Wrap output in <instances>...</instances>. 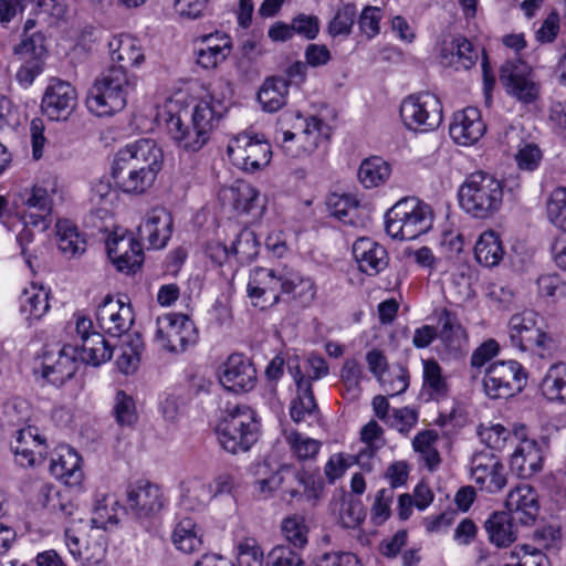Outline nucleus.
<instances>
[{
    "label": "nucleus",
    "mask_w": 566,
    "mask_h": 566,
    "mask_svg": "<svg viewBox=\"0 0 566 566\" xmlns=\"http://www.w3.org/2000/svg\"><path fill=\"white\" fill-rule=\"evenodd\" d=\"M434 214L431 207L415 198L397 201L385 216V229L395 240H416L429 232Z\"/></svg>",
    "instance_id": "obj_6"
},
{
    "label": "nucleus",
    "mask_w": 566,
    "mask_h": 566,
    "mask_svg": "<svg viewBox=\"0 0 566 566\" xmlns=\"http://www.w3.org/2000/svg\"><path fill=\"white\" fill-rule=\"evenodd\" d=\"M485 530L490 542L497 547L509 546L516 539L513 524L505 513H493L485 522Z\"/></svg>",
    "instance_id": "obj_43"
},
{
    "label": "nucleus",
    "mask_w": 566,
    "mask_h": 566,
    "mask_svg": "<svg viewBox=\"0 0 566 566\" xmlns=\"http://www.w3.org/2000/svg\"><path fill=\"white\" fill-rule=\"evenodd\" d=\"M51 473L69 486H77L83 480L82 458L70 447H62L57 459H52Z\"/></svg>",
    "instance_id": "obj_33"
},
{
    "label": "nucleus",
    "mask_w": 566,
    "mask_h": 566,
    "mask_svg": "<svg viewBox=\"0 0 566 566\" xmlns=\"http://www.w3.org/2000/svg\"><path fill=\"white\" fill-rule=\"evenodd\" d=\"M56 244L66 259H75L86 251V240L76 226L69 220L56 223Z\"/></svg>",
    "instance_id": "obj_38"
},
{
    "label": "nucleus",
    "mask_w": 566,
    "mask_h": 566,
    "mask_svg": "<svg viewBox=\"0 0 566 566\" xmlns=\"http://www.w3.org/2000/svg\"><path fill=\"white\" fill-rule=\"evenodd\" d=\"M391 176V166L379 156L365 158L357 171L359 184L365 189H374L384 186Z\"/></svg>",
    "instance_id": "obj_37"
},
{
    "label": "nucleus",
    "mask_w": 566,
    "mask_h": 566,
    "mask_svg": "<svg viewBox=\"0 0 566 566\" xmlns=\"http://www.w3.org/2000/svg\"><path fill=\"white\" fill-rule=\"evenodd\" d=\"M441 99L430 92H418L405 96L399 105L402 127L412 134L436 132L443 123Z\"/></svg>",
    "instance_id": "obj_8"
},
{
    "label": "nucleus",
    "mask_w": 566,
    "mask_h": 566,
    "mask_svg": "<svg viewBox=\"0 0 566 566\" xmlns=\"http://www.w3.org/2000/svg\"><path fill=\"white\" fill-rule=\"evenodd\" d=\"M113 348L101 333L93 332L90 337H84L80 346V357L85 364L99 366L109 360Z\"/></svg>",
    "instance_id": "obj_40"
},
{
    "label": "nucleus",
    "mask_w": 566,
    "mask_h": 566,
    "mask_svg": "<svg viewBox=\"0 0 566 566\" xmlns=\"http://www.w3.org/2000/svg\"><path fill=\"white\" fill-rule=\"evenodd\" d=\"M96 319L105 333L120 337L130 329L134 323V312L130 303L107 295L97 307Z\"/></svg>",
    "instance_id": "obj_20"
},
{
    "label": "nucleus",
    "mask_w": 566,
    "mask_h": 566,
    "mask_svg": "<svg viewBox=\"0 0 566 566\" xmlns=\"http://www.w3.org/2000/svg\"><path fill=\"white\" fill-rule=\"evenodd\" d=\"M318 378V367H313L312 374L305 376L297 367L294 380L297 387V397L293 400L290 413L295 422L311 417L316 410V400L312 388V381Z\"/></svg>",
    "instance_id": "obj_31"
},
{
    "label": "nucleus",
    "mask_w": 566,
    "mask_h": 566,
    "mask_svg": "<svg viewBox=\"0 0 566 566\" xmlns=\"http://www.w3.org/2000/svg\"><path fill=\"white\" fill-rule=\"evenodd\" d=\"M77 353V346L64 345L53 361L50 360V357H45L43 378L55 386H62L75 375L78 368Z\"/></svg>",
    "instance_id": "obj_30"
},
{
    "label": "nucleus",
    "mask_w": 566,
    "mask_h": 566,
    "mask_svg": "<svg viewBox=\"0 0 566 566\" xmlns=\"http://www.w3.org/2000/svg\"><path fill=\"white\" fill-rule=\"evenodd\" d=\"M259 241L255 233L244 228L238 234L231 244V254L237 256L241 263H249L259 253Z\"/></svg>",
    "instance_id": "obj_49"
},
{
    "label": "nucleus",
    "mask_w": 566,
    "mask_h": 566,
    "mask_svg": "<svg viewBox=\"0 0 566 566\" xmlns=\"http://www.w3.org/2000/svg\"><path fill=\"white\" fill-rule=\"evenodd\" d=\"M113 415L120 427L133 426L138 419L133 397L118 390L114 399Z\"/></svg>",
    "instance_id": "obj_52"
},
{
    "label": "nucleus",
    "mask_w": 566,
    "mask_h": 566,
    "mask_svg": "<svg viewBox=\"0 0 566 566\" xmlns=\"http://www.w3.org/2000/svg\"><path fill=\"white\" fill-rule=\"evenodd\" d=\"M44 42L43 34L34 32L14 46L13 52L22 62L15 77L22 86L31 85L35 77L42 73L48 53Z\"/></svg>",
    "instance_id": "obj_16"
},
{
    "label": "nucleus",
    "mask_w": 566,
    "mask_h": 566,
    "mask_svg": "<svg viewBox=\"0 0 566 566\" xmlns=\"http://www.w3.org/2000/svg\"><path fill=\"white\" fill-rule=\"evenodd\" d=\"M149 171L128 168L120 164L114 163L112 166V177L116 186L127 193H144L149 189L157 175L148 174Z\"/></svg>",
    "instance_id": "obj_35"
},
{
    "label": "nucleus",
    "mask_w": 566,
    "mask_h": 566,
    "mask_svg": "<svg viewBox=\"0 0 566 566\" xmlns=\"http://www.w3.org/2000/svg\"><path fill=\"white\" fill-rule=\"evenodd\" d=\"M470 478L488 493L500 492L507 483L503 463L490 452H478L470 461Z\"/></svg>",
    "instance_id": "obj_19"
},
{
    "label": "nucleus",
    "mask_w": 566,
    "mask_h": 566,
    "mask_svg": "<svg viewBox=\"0 0 566 566\" xmlns=\"http://www.w3.org/2000/svg\"><path fill=\"white\" fill-rule=\"evenodd\" d=\"M286 441L295 457L302 462V468L296 474L298 485L303 489H292L289 491L290 496L294 497L302 494L307 500H316L317 493V469L314 464L315 458L318 453V441L303 436L300 432H291L286 436Z\"/></svg>",
    "instance_id": "obj_10"
},
{
    "label": "nucleus",
    "mask_w": 566,
    "mask_h": 566,
    "mask_svg": "<svg viewBox=\"0 0 566 566\" xmlns=\"http://www.w3.org/2000/svg\"><path fill=\"white\" fill-rule=\"evenodd\" d=\"M15 208L22 213L24 224L39 227L45 231L52 219L53 201L48 189L41 186H33L17 195L14 198Z\"/></svg>",
    "instance_id": "obj_15"
},
{
    "label": "nucleus",
    "mask_w": 566,
    "mask_h": 566,
    "mask_svg": "<svg viewBox=\"0 0 566 566\" xmlns=\"http://www.w3.org/2000/svg\"><path fill=\"white\" fill-rule=\"evenodd\" d=\"M219 379L229 391L247 392L255 386L256 370L248 357L232 354L222 365Z\"/></svg>",
    "instance_id": "obj_22"
},
{
    "label": "nucleus",
    "mask_w": 566,
    "mask_h": 566,
    "mask_svg": "<svg viewBox=\"0 0 566 566\" xmlns=\"http://www.w3.org/2000/svg\"><path fill=\"white\" fill-rule=\"evenodd\" d=\"M224 112L226 108L222 104L203 99L195 106L191 114V123L209 139L211 130L222 118Z\"/></svg>",
    "instance_id": "obj_39"
},
{
    "label": "nucleus",
    "mask_w": 566,
    "mask_h": 566,
    "mask_svg": "<svg viewBox=\"0 0 566 566\" xmlns=\"http://www.w3.org/2000/svg\"><path fill=\"white\" fill-rule=\"evenodd\" d=\"M216 433L227 452L238 454L249 451L259 439L256 412L247 405L228 408L216 427Z\"/></svg>",
    "instance_id": "obj_7"
},
{
    "label": "nucleus",
    "mask_w": 566,
    "mask_h": 566,
    "mask_svg": "<svg viewBox=\"0 0 566 566\" xmlns=\"http://www.w3.org/2000/svg\"><path fill=\"white\" fill-rule=\"evenodd\" d=\"M116 501L106 494L96 497L90 521L78 520L65 530V544L75 559L97 563L105 552L103 532L107 525H116Z\"/></svg>",
    "instance_id": "obj_2"
},
{
    "label": "nucleus",
    "mask_w": 566,
    "mask_h": 566,
    "mask_svg": "<svg viewBox=\"0 0 566 566\" xmlns=\"http://www.w3.org/2000/svg\"><path fill=\"white\" fill-rule=\"evenodd\" d=\"M528 373L515 359L496 360L485 366L482 387L490 399H507L526 387Z\"/></svg>",
    "instance_id": "obj_9"
},
{
    "label": "nucleus",
    "mask_w": 566,
    "mask_h": 566,
    "mask_svg": "<svg viewBox=\"0 0 566 566\" xmlns=\"http://www.w3.org/2000/svg\"><path fill=\"white\" fill-rule=\"evenodd\" d=\"M461 209L475 219L485 220L500 211L503 203V184L493 175L471 174L459 188Z\"/></svg>",
    "instance_id": "obj_5"
},
{
    "label": "nucleus",
    "mask_w": 566,
    "mask_h": 566,
    "mask_svg": "<svg viewBox=\"0 0 566 566\" xmlns=\"http://www.w3.org/2000/svg\"><path fill=\"white\" fill-rule=\"evenodd\" d=\"M163 151L156 142L149 138L139 139L133 144L119 149L114 158V163L128 168L149 171L148 174L158 175L163 166Z\"/></svg>",
    "instance_id": "obj_17"
},
{
    "label": "nucleus",
    "mask_w": 566,
    "mask_h": 566,
    "mask_svg": "<svg viewBox=\"0 0 566 566\" xmlns=\"http://www.w3.org/2000/svg\"><path fill=\"white\" fill-rule=\"evenodd\" d=\"M166 129L177 145L188 151H198L208 139L188 120V114L178 112L166 119Z\"/></svg>",
    "instance_id": "obj_28"
},
{
    "label": "nucleus",
    "mask_w": 566,
    "mask_h": 566,
    "mask_svg": "<svg viewBox=\"0 0 566 566\" xmlns=\"http://www.w3.org/2000/svg\"><path fill=\"white\" fill-rule=\"evenodd\" d=\"M289 81L284 76L268 77L258 92L263 111L275 113L286 104Z\"/></svg>",
    "instance_id": "obj_36"
},
{
    "label": "nucleus",
    "mask_w": 566,
    "mask_h": 566,
    "mask_svg": "<svg viewBox=\"0 0 566 566\" xmlns=\"http://www.w3.org/2000/svg\"><path fill=\"white\" fill-rule=\"evenodd\" d=\"M538 396L549 405L566 406V363L549 365L537 386Z\"/></svg>",
    "instance_id": "obj_27"
},
{
    "label": "nucleus",
    "mask_w": 566,
    "mask_h": 566,
    "mask_svg": "<svg viewBox=\"0 0 566 566\" xmlns=\"http://www.w3.org/2000/svg\"><path fill=\"white\" fill-rule=\"evenodd\" d=\"M356 11L353 6L340 8L328 25V32L333 38L347 35L354 24Z\"/></svg>",
    "instance_id": "obj_58"
},
{
    "label": "nucleus",
    "mask_w": 566,
    "mask_h": 566,
    "mask_svg": "<svg viewBox=\"0 0 566 566\" xmlns=\"http://www.w3.org/2000/svg\"><path fill=\"white\" fill-rule=\"evenodd\" d=\"M143 349L142 342L137 336L132 344L122 350V354L117 357L116 364L118 369L124 374L133 373L139 363V356Z\"/></svg>",
    "instance_id": "obj_61"
},
{
    "label": "nucleus",
    "mask_w": 566,
    "mask_h": 566,
    "mask_svg": "<svg viewBox=\"0 0 566 566\" xmlns=\"http://www.w3.org/2000/svg\"><path fill=\"white\" fill-rule=\"evenodd\" d=\"M156 324L155 340L169 353H182L197 342L196 326L187 315L167 314L158 317Z\"/></svg>",
    "instance_id": "obj_11"
},
{
    "label": "nucleus",
    "mask_w": 566,
    "mask_h": 566,
    "mask_svg": "<svg viewBox=\"0 0 566 566\" xmlns=\"http://www.w3.org/2000/svg\"><path fill=\"white\" fill-rule=\"evenodd\" d=\"M391 502L392 492L390 490L381 489L377 492L371 506V520L376 525H380L389 518Z\"/></svg>",
    "instance_id": "obj_63"
},
{
    "label": "nucleus",
    "mask_w": 566,
    "mask_h": 566,
    "mask_svg": "<svg viewBox=\"0 0 566 566\" xmlns=\"http://www.w3.org/2000/svg\"><path fill=\"white\" fill-rule=\"evenodd\" d=\"M15 461L22 467H35L43 463L46 457L45 439L39 429L28 426L18 430L15 444L12 447Z\"/></svg>",
    "instance_id": "obj_25"
},
{
    "label": "nucleus",
    "mask_w": 566,
    "mask_h": 566,
    "mask_svg": "<svg viewBox=\"0 0 566 566\" xmlns=\"http://www.w3.org/2000/svg\"><path fill=\"white\" fill-rule=\"evenodd\" d=\"M488 126L476 107H465L453 113L449 124L451 140L461 147L476 145L485 135Z\"/></svg>",
    "instance_id": "obj_18"
},
{
    "label": "nucleus",
    "mask_w": 566,
    "mask_h": 566,
    "mask_svg": "<svg viewBox=\"0 0 566 566\" xmlns=\"http://www.w3.org/2000/svg\"><path fill=\"white\" fill-rule=\"evenodd\" d=\"M513 431L520 442L510 457V469L522 479L532 478L543 469L544 450L536 440L526 437V426L516 424Z\"/></svg>",
    "instance_id": "obj_14"
},
{
    "label": "nucleus",
    "mask_w": 566,
    "mask_h": 566,
    "mask_svg": "<svg viewBox=\"0 0 566 566\" xmlns=\"http://www.w3.org/2000/svg\"><path fill=\"white\" fill-rule=\"evenodd\" d=\"M49 307V293L45 290L32 287L31 291L24 292L21 311L27 314L30 323L40 319Z\"/></svg>",
    "instance_id": "obj_48"
},
{
    "label": "nucleus",
    "mask_w": 566,
    "mask_h": 566,
    "mask_svg": "<svg viewBox=\"0 0 566 566\" xmlns=\"http://www.w3.org/2000/svg\"><path fill=\"white\" fill-rule=\"evenodd\" d=\"M172 217L164 208L153 209L138 227V235L147 240L150 248H164L171 235Z\"/></svg>",
    "instance_id": "obj_29"
},
{
    "label": "nucleus",
    "mask_w": 566,
    "mask_h": 566,
    "mask_svg": "<svg viewBox=\"0 0 566 566\" xmlns=\"http://www.w3.org/2000/svg\"><path fill=\"white\" fill-rule=\"evenodd\" d=\"M439 56L443 66L468 70L476 63L479 51L473 48L469 40L459 36L450 41H443Z\"/></svg>",
    "instance_id": "obj_32"
},
{
    "label": "nucleus",
    "mask_w": 566,
    "mask_h": 566,
    "mask_svg": "<svg viewBox=\"0 0 566 566\" xmlns=\"http://www.w3.org/2000/svg\"><path fill=\"white\" fill-rule=\"evenodd\" d=\"M233 193V207L235 210L249 213L259 205V191L250 184H239L231 189Z\"/></svg>",
    "instance_id": "obj_53"
},
{
    "label": "nucleus",
    "mask_w": 566,
    "mask_h": 566,
    "mask_svg": "<svg viewBox=\"0 0 566 566\" xmlns=\"http://www.w3.org/2000/svg\"><path fill=\"white\" fill-rule=\"evenodd\" d=\"M112 64L95 78L86 98L90 112L112 116L120 112L137 88L138 77L128 73V66H138L145 55L138 42L129 35L114 38L109 42Z\"/></svg>",
    "instance_id": "obj_1"
},
{
    "label": "nucleus",
    "mask_w": 566,
    "mask_h": 566,
    "mask_svg": "<svg viewBox=\"0 0 566 566\" xmlns=\"http://www.w3.org/2000/svg\"><path fill=\"white\" fill-rule=\"evenodd\" d=\"M422 388L431 399H439L447 395V377L434 359H422Z\"/></svg>",
    "instance_id": "obj_42"
},
{
    "label": "nucleus",
    "mask_w": 566,
    "mask_h": 566,
    "mask_svg": "<svg viewBox=\"0 0 566 566\" xmlns=\"http://www.w3.org/2000/svg\"><path fill=\"white\" fill-rule=\"evenodd\" d=\"M160 489L148 481H139L127 490L126 507L137 518H148L163 509Z\"/></svg>",
    "instance_id": "obj_24"
},
{
    "label": "nucleus",
    "mask_w": 566,
    "mask_h": 566,
    "mask_svg": "<svg viewBox=\"0 0 566 566\" xmlns=\"http://www.w3.org/2000/svg\"><path fill=\"white\" fill-rule=\"evenodd\" d=\"M172 542L179 551L192 553L197 551L202 542L196 531V523L191 518H184L174 530Z\"/></svg>",
    "instance_id": "obj_46"
},
{
    "label": "nucleus",
    "mask_w": 566,
    "mask_h": 566,
    "mask_svg": "<svg viewBox=\"0 0 566 566\" xmlns=\"http://www.w3.org/2000/svg\"><path fill=\"white\" fill-rule=\"evenodd\" d=\"M266 566H302V560L289 546L279 545L268 554Z\"/></svg>",
    "instance_id": "obj_64"
},
{
    "label": "nucleus",
    "mask_w": 566,
    "mask_h": 566,
    "mask_svg": "<svg viewBox=\"0 0 566 566\" xmlns=\"http://www.w3.org/2000/svg\"><path fill=\"white\" fill-rule=\"evenodd\" d=\"M76 102L75 88L69 82L53 78L43 94L41 109L52 120H65Z\"/></svg>",
    "instance_id": "obj_21"
},
{
    "label": "nucleus",
    "mask_w": 566,
    "mask_h": 566,
    "mask_svg": "<svg viewBox=\"0 0 566 566\" xmlns=\"http://www.w3.org/2000/svg\"><path fill=\"white\" fill-rule=\"evenodd\" d=\"M504 558L505 566H549L543 552L527 545L515 546Z\"/></svg>",
    "instance_id": "obj_47"
},
{
    "label": "nucleus",
    "mask_w": 566,
    "mask_h": 566,
    "mask_svg": "<svg viewBox=\"0 0 566 566\" xmlns=\"http://www.w3.org/2000/svg\"><path fill=\"white\" fill-rule=\"evenodd\" d=\"M298 287L301 292L308 287L312 290L311 295L314 296L315 294L314 284L292 269L256 266L250 272L247 293L254 306L265 308L276 304L281 293L292 294Z\"/></svg>",
    "instance_id": "obj_4"
},
{
    "label": "nucleus",
    "mask_w": 566,
    "mask_h": 566,
    "mask_svg": "<svg viewBox=\"0 0 566 566\" xmlns=\"http://www.w3.org/2000/svg\"><path fill=\"white\" fill-rule=\"evenodd\" d=\"M505 507L512 520L524 524H533L539 514V496L536 489L527 483H520L506 495Z\"/></svg>",
    "instance_id": "obj_23"
},
{
    "label": "nucleus",
    "mask_w": 566,
    "mask_h": 566,
    "mask_svg": "<svg viewBox=\"0 0 566 566\" xmlns=\"http://www.w3.org/2000/svg\"><path fill=\"white\" fill-rule=\"evenodd\" d=\"M476 432L482 443L497 451L504 449L511 437V431L501 423H482Z\"/></svg>",
    "instance_id": "obj_51"
},
{
    "label": "nucleus",
    "mask_w": 566,
    "mask_h": 566,
    "mask_svg": "<svg viewBox=\"0 0 566 566\" xmlns=\"http://www.w3.org/2000/svg\"><path fill=\"white\" fill-rule=\"evenodd\" d=\"M475 261L485 268H494L501 263L505 255L501 234L488 229L479 234L473 247Z\"/></svg>",
    "instance_id": "obj_34"
},
{
    "label": "nucleus",
    "mask_w": 566,
    "mask_h": 566,
    "mask_svg": "<svg viewBox=\"0 0 566 566\" xmlns=\"http://www.w3.org/2000/svg\"><path fill=\"white\" fill-rule=\"evenodd\" d=\"M306 63L296 61L287 67L285 75L291 83H302L305 80L306 64L312 66L318 65V46L316 44H310L305 51Z\"/></svg>",
    "instance_id": "obj_56"
},
{
    "label": "nucleus",
    "mask_w": 566,
    "mask_h": 566,
    "mask_svg": "<svg viewBox=\"0 0 566 566\" xmlns=\"http://www.w3.org/2000/svg\"><path fill=\"white\" fill-rule=\"evenodd\" d=\"M417 412L408 407L394 409L391 416L387 419V424L396 429L400 433H408L417 423Z\"/></svg>",
    "instance_id": "obj_62"
},
{
    "label": "nucleus",
    "mask_w": 566,
    "mask_h": 566,
    "mask_svg": "<svg viewBox=\"0 0 566 566\" xmlns=\"http://www.w3.org/2000/svg\"><path fill=\"white\" fill-rule=\"evenodd\" d=\"M282 532L286 541L295 547H303L307 543V527L301 517L285 518L282 522Z\"/></svg>",
    "instance_id": "obj_55"
},
{
    "label": "nucleus",
    "mask_w": 566,
    "mask_h": 566,
    "mask_svg": "<svg viewBox=\"0 0 566 566\" xmlns=\"http://www.w3.org/2000/svg\"><path fill=\"white\" fill-rule=\"evenodd\" d=\"M548 220L558 229L566 231V187L554 189L546 203Z\"/></svg>",
    "instance_id": "obj_50"
},
{
    "label": "nucleus",
    "mask_w": 566,
    "mask_h": 566,
    "mask_svg": "<svg viewBox=\"0 0 566 566\" xmlns=\"http://www.w3.org/2000/svg\"><path fill=\"white\" fill-rule=\"evenodd\" d=\"M180 504L186 510L196 511L203 507L212 497V485L199 479H191L181 484Z\"/></svg>",
    "instance_id": "obj_41"
},
{
    "label": "nucleus",
    "mask_w": 566,
    "mask_h": 566,
    "mask_svg": "<svg viewBox=\"0 0 566 566\" xmlns=\"http://www.w3.org/2000/svg\"><path fill=\"white\" fill-rule=\"evenodd\" d=\"M439 436L434 430L419 432L412 440V448L429 470H434L440 464V454L437 449Z\"/></svg>",
    "instance_id": "obj_44"
},
{
    "label": "nucleus",
    "mask_w": 566,
    "mask_h": 566,
    "mask_svg": "<svg viewBox=\"0 0 566 566\" xmlns=\"http://www.w3.org/2000/svg\"><path fill=\"white\" fill-rule=\"evenodd\" d=\"M439 247L447 258L458 256L464 249V238L459 230H443L440 237Z\"/></svg>",
    "instance_id": "obj_60"
},
{
    "label": "nucleus",
    "mask_w": 566,
    "mask_h": 566,
    "mask_svg": "<svg viewBox=\"0 0 566 566\" xmlns=\"http://www.w3.org/2000/svg\"><path fill=\"white\" fill-rule=\"evenodd\" d=\"M382 19V11L379 7H366L359 17L358 25L360 31L368 38L371 39L379 33L380 21Z\"/></svg>",
    "instance_id": "obj_59"
},
{
    "label": "nucleus",
    "mask_w": 566,
    "mask_h": 566,
    "mask_svg": "<svg viewBox=\"0 0 566 566\" xmlns=\"http://www.w3.org/2000/svg\"><path fill=\"white\" fill-rule=\"evenodd\" d=\"M227 151L232 164L247 172L263 169L270 164L272 157L268 140L249 133H242L231 139Z\"/></svg>",
    "instance_id": "obj_12"
},
{
    "label": "nucleus",
    "mask_w": 566,
    "mask_h": 566,
    "mask_svg": "<svg viewBox=\"0 0 566 566\" xmlns=\"http://www.w3.org/2000/svg\"><path fill=\"white\" fill-rule=\"evenodd\" d=\"M510 345L532 358L549 359L558 350V342L542 317L532 311L511 316L507 324Z\"/></svg>",
    "instance_id": "obj_3"
},
{
    "label": "nucleus",
    "mask_w": 566,
    "mask_h": 566,
    "mask_svg": "<svg viewBox=\"0 0 566 566\" xmlns=\"http://www.w3.org/2000/svg\"><path fill=\"white\" fill-rule=\"evenodd\" d=\"M353 256L358 269L367 275H376L384 271L389 262L384 245L370 238H359L353 244Z\"/></svg>",
    "instance_id": "obj_26"
},
{
    "label": "nucleus",
    "mask_w": 566,
    "mask_h": 566,
    "mask_svg": "<svg viewBox=\"0 0 566 566\" xmlns=\"http://www.w3.org/2000/svg\"><path fill=\"white\" fill-rule=\"evenodd\" d=\"M543 158L541 148L534 143L520 145L515 160L521 170L533 171L538 168Z\"/></svg>",
    "instance_id": "obj_57"
},
{
    "label": "nucleus",
    "mask_w": 566,
    "mask_h": 566,
    "mask_svg": "<svg viewBox=\"0 0 566 566\" xmlns=\"http://www.w3.org/2000/svg\"><path fill=\"white\" fill-rule=\"evenodd\" d=\"M358 207L359 200L355 195L332 193L326 199V208L329 213L345 223H353Z\"/></svg>",
    "instance_id": "obj_45"
},
{
    "label": "nucleus",
    "mask_w": 566,
    "mask_h": 566,
    "mask_svg": "<svg viewBox=\"0 0 566 566\" xmlns=\"http://www.w3.org/2000/svg\"><path fill=\"white\" fill-rule=\"evenodd\" d=\"M378 380L384 391L394 397L407 390L409 386V374L405 368L398 366L385 373Z\"/></svg>",
    "instance_id": "obj_54"
},
{
    "label": "nucleus",
    "mask_w": 566,
    "mask_h": 566,
    "mask_svg": "<svg viewBox=\"0 0 566 566\" xmlns=\"http://www.w3.org/2000/svg\"><path fill=\"white\" fill-rule=\"evenodd\" d=\"M501 81L506 93L522 104H533L541 95V84L525 62L510 61L501 69Z\"/></svg>",
    "instance_id": "obj_13"
}]
</instances>
